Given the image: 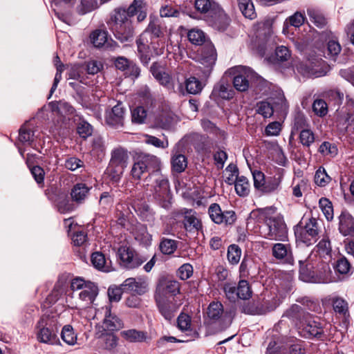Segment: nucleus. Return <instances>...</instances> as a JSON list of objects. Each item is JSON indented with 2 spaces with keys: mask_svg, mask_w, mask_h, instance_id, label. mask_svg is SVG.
<instances>
[{
  "mask_svg": "<svg viewBox=\"0 0 354 354\" xmlns=\"http://www.w3.org/2000/svg\"><path fill=\"white\" fill-rule=\"evenodd\" d=\"M134 179L139 180L145 172H149L147 179L154 178L153 198L163 208L168 209L171 205V193L169 181L161 173V161L159 158L148 153L139 154L131 169Z\"/></svg>",
  "mask_w": 354,
  "mask_h": 354,
  "instance_id": "1",
  "label": "nucleus"
},
{
  "mask_svg": "<svg viewBox=\"0 0 354 354\" xmlns=\"http://www.w3.org/2000/svg\"><path fill=\"white\" fill-rule=\"evenodd\" d=\"M276 211L277 208L272 206L259 209L265 225L261 233L269 240L284 241L287 238V227L281 216L274 215Z\"/></svg>",
  "mask_w": 354,
  "mask_h": 354,
  "instance_id": "2",
  "label": "nucleus"
},
{
  "mask_svg": "<svg viewBox=\"0 0 354 354\" xmlns=\"http://www.w3.org/2000/svg\"><path fill=\"white\" fill-rule=\"evenodd\" d=\"M164 36V28L160 20L154 16L149 17V22L143 32L136 39L138 51L142 55L149 53L150 49L157 50L160 46L159 41L154 39Z\"/></svg>",
  "mask_w": 354,
  "mask_h": 354,
  "instance_id": "3",
  "label": "nucleus"
},
{
  "mask_svg": "<svg viewBox=\"0 0 354 354\" xmlns=\"http://www.w3.org/2000/svg\"><path fill=\"white\" fill-rule=\"evenodd\" d=\"M196 9L210 18L215 26L224 30L229 24V18L221 8L212 0H195Z\"/></svg>",
  "mask_w": 354,
  "mask_h": 354,
  "instance_id": "4",
  "label": "nucleus"
},
{
  "mask_svg": "<svg viewBox=\"0 0 354 354\" xmlns=\"http://www.w3.org/2000/svg\"><path fill=\"white\" fill-rule=\"evenodd\" d=\"M37 339L43 343L54 344L59 339L56 333V320L49 316H43L37 323Z\"/></svg>",
  "mask_w": 354,
  "mask_h": 354,
  "instance_id": "5",
  "label": "nucleus"
},
{
  "mask_svg": "<svg viewBox=\"0 0 354 354\" xmlns=\"http://www.w3.org/2000/svg\"><path fill=\"white\" fill-rule=\"evenodd\" d=\"M321 226L315 218H310L299 232H296L297 239L307 245L317 242L321 233Z\"/></svg>",
  "mask_w": 354,
  "mask_h": 354,
  "instance_id": "6",
  "label": "nucleus"
},
{
  "mask_svg": "<svg viewBox=\"0 0 354 354\" xmlns=\"http://www.w3.org/2000/svg\"><path fill=\"white\" fill-rule=\"evenodd\" d=\"M217 59V53L214 45L207 43L201 47L199 71L203 77H207L211 74Z\"/></svg>",
  "mask_w": 354,
  "mask_h": 354,
  "instance_id": "7",
  "label": "nucleus"
},
{
  "mask_svg": "<svg viewBox=\"0 0 354 354\" xmlns=\"http://www.w3.org/2000/svg\"><path fill=\"white\" fill-rule=\"evenodd\" d=\"M298 330L301 336L306 338H321L324 335V330L320 322L315 321L310 315L299 321Z\"/></svg>",
  "mask_w": 354,
  "mask_h": 354,
  "instance_id": "8",
  "label": "nucleus"
},
{
  "mask_svg": "<svg viewBox=\"0 0 354 354\" xmlns=\"http://www.w3.org/2000/svg\"><path fill=\"white\" fill-rule=\"evenodd\" d=\"M208 213L211 219L217 224L225 223V225H232L236 221L234 212H223L221 207L217 203H212L209 207Z\"/></svg>",
  "mask_w": 354,
  "mask_h": 354,
  "instance_id": "9",
  "label": "nucleus"
},
{
  "mask_svg": "<svg viewBox=\"0 0 354 354\" xmlns=\"http://www.w3.org/2000/svg\"><path fill=\"white\" fill-rule=\"evenodd\" d=\"M156 302L160 314L167 319L171 320L178 306L174 302V298H168L163 295L155 296Z\"/></svg>",
  "mask_w": 354,
  "mask_h": 354,
  "instance_id": "10",
  "label": "nucleus"
},
{
  "mask_svg": "<svg viewBox=\"0 0 354 354\" xmlns=\"http://www.w3.org/2000/svg\"><path fill=\"white\" fill-rule=\"evenodd\" d=\"M125 109L121 102H118L106 113L105 120L107 124L115 128L123 127Z\"/></svg>",
  "mask_w": 354,
  "mask_h": 354,
  "instance_id": "11",
  "label": "nucleus"
},
{
  "mask_svg": "<svg viewBox=\"0 0 354 354\" xmlns=\"http://www.w3.org/2000/svg\"><path fill=\"white\" fill-rule=\"evenodd\" d=\"M272 256L277 260L292 265L294 259L290 244L274 243L272 248Z\"/></svg>",
  "mask_w": 354,
  "mask_h": 354,
  "instance_id": "12",
  "label": "nucleus"
},
{
  "mask_svg": "<svg viewBox=\"0 0 354 354\" xmlns=\"http://www.w3.org/2000/svg\"><path fill=\"white\" fill-rule=\"evenodd\" d=\"M122 287L124 291L131 292L136 295H142L148 291L147 283L141 279L128 278L123 282Z\"/></svg>",
  "mask_w": 354,
  "mask_h": 354,
  "instance_id": "13",
  "label": "nucleus"
},
{
  "mask_svg": "<svg viewBox=\"0 0 354 354\" xmlns=\"http://www.w3.org/2000/svg\"><path fill=\"white\" fill-rule=\"evenodd\" d=\"M109 29L113 32L116 39L121 42H125L131 39L133 36V29L130 23L120 24V25H114Z\"/></svg>",
  "mask_w": 354,
  "mask_h": 354,
  "instance_id": "14",
  "label": "nucleus"
},
{
  "mask_svg": "<svg viewBox=\"0 0 354 354\" xmlns=\"http://www.w3.org/2000/svg\"><path fill=\"white\" fill-rule=\"evenodd\" d=\"M252 75V71L247 68H241V71L233 79L234 88L241 92L245 91L249 88L248 78Z\"/></svg>",
  "mask_w": 354,
  "mask_h": 354,
  "instance_id": "15",
  "label": "nucleus"
},
{
  "mask_svg": "<svg viewBox=\"0 0 354 354\" xmlns=\"http://www.w3.org/2000/svg\"><path fill=\"white\" fill-rule=\"evenodd\" d=\"M339 230L344 236H354V218L347 212H342L339 217Z\"/></svg>",
  "mask_w": 354,
  "mask_h": 354,
  "instance_id": "16",
  "label": "nucleus"
},
{
  "mask_svg": "<svg viewBox=\"0 0 354 354\" xmlns=\"http://www.w3.org/2000/svg\"><path fill=\"white\" fill-rule=\"evenodd\" d=\"M120 336L126 341L131 343L147 342L150 339L146 332L136 329L122 330L120 332Z\"/></svg>",
  "mask_w": 354,
  "mask_h": 354,
  "instance_id": "17",
  "label": "nucleus"
},
{
  "mask_svg": "<svg viewBox=\"0 0 354 354\" xmlns=\"http://www.w3.org/2000/svg\"><path fill=\"white\" fill-rule=\"evenodd\" d=\"M129 158L127 150L122 147H117L111 152L110 162H111V166L126 167Z\"/></svg>",
  "mask_w": 354,
  "mask_h": 354,
  "instance_id": "18",
  "label": "nucleus"
},
{
  "mask_svg": "<svg viewBox=\"0 0 354 354\" xmlns=\"http://www.w3.org/2000/svg\"><path fill=\"white\" fill-rule=\"evenodd\" d=\"M133 251V248L127 246H121L118 249V254L120 259V263L127 269H133L139 266L138 261H128L129 255H132Z\"/></svg>",
  "mask_w": 354,
  "mask_h": 354,
  "instance_id": "19",
  "label": "nucleus"
},
{
  "mask_svg": "<svg viewBox=\"0 0 354 354\" xmlns=\"http://www.w3.org/2000/svg\"><path fill=\"white\" fill-rule=\"evenodd\" d=\"M122 326V321L115 315H112L110 309L106 308V316L102 325L103 330L111 332L119 330Z\"/></svg>",
  "mask_w": 354,
  "mask_h": 354,
  "instance_id": "20",
  "label": "nucleus"
},
{
  "mask_svg": "<svg viewBox=\"0 0 354 354\" xmlns=\"http://www.w3.org/2000/svg\"><path fill=\"white\" fill-rule=\"evenodd\" d=\"M98 295V288L93 282L87 281V286L79 294L80 299L86 304H91Z\"/></svg>",
  "mask_w": 354,
  "mask_h": 354,
  "instance_id": "21",
  "label": "nucleus"
},
{
  "mask_svg": "<svg viewBox=\"0 0 354 354\" xmlns=\"http://www.w3.org/2000/svg\"><path fill=\"white\" fill-rule=\"evenodd\" d=\"M300 264L299 277L306 282L321 283L323 280L315 274V272L312 270V266L308 264H304L302 261H299Z\"/></svg>",
  "mask_w": 354,
  "mask_h": 354,
  "instance_id": "22",
  "label": "nucleus"
},
{
  "mask_svg": "<svg viewBox=\"0 0 354 354\" xmlns=\"http://www.w3.org/2000/svg\"><path fill=\"white\" fill-rule=\"evenodd\" d=\"M96 335L100 339L101 346L104 349L111 351L118 346V338L112 333H104L98 331Z\"/></svg>",
  "mask_w": 354,
  "mask_h": 354,
  "instance_id": "23",
  "label": "nucleus"
},
{
  "mask_svg": "<svg viewBox=\"0 0 354 354\" xmlns=\"http://www.w3.org/2000/svg\"><path fill=\"white\" fill-rule=\"evenodd\" d=\"M91 261L93 266L97 270L103 272L111 270V261L106 259L105 255L100 252H95L91 254Z\"/></svg>",
  "mask_w": 354,
  "mask_h": 354,
  "instance_id": "24",
  "label": "nucleus"
},
{
  "mask_svg": "<svg viewBox=\"0 0 354 354\" xmlns=\"http://www.w3.org/2000/svg\"><path fill=\"white\" fill-rule=\"evenodd\" d=\"M129 13L125 9H115L114 13L111 15L110 19L107 21L109 28L114 25H120V24L130 23L129 18L131 17Z\"/></svg>",
  "mask_w": 354,
  "mask_h": 354,
  "instance_id": "25",
  "label": "nucleus"
},
{
  "mask_svg": "<svg viewBox=\"0 0 354 354\" xmlns=\"http://www.w3.org/2000/svg\"><path fill=\"white\" fill-rule=\"evenodd\" d=\"M49 106L52 111L62 115H71L75 112L74 108L68 102L62 100L51 102Z\"/></svg>",
  "mask_w": 354,
  "mask_h": 354,
  "instance_id": "26",
  "label": "nucleus"
},
{
  "mask_svg": "<svg viewBox=\"0 0 354 354\" xmlns=\"http://www.w3.org/2000/svg\"><path fill=\"white\" fill-rule=\"evenodd\" d=\"M332 306L335 313L342 317L346 319L349 315L348 304L342 297H335L332 299Z\"/></svg>",
  "mask_w": 354,
  "mask_h": 354,
  "instance_id": "27",
  "label": "nucleus"
},
{
  "mask_svg": "<svg viewBox=\"0 0 354 354\" xmlns=\"http://www.w3.org/2000/svg\"><path fill=\"white\" fill-rule=\"evenodd\" d=\"M223 313V306L219 301H213L209 304L207 309V317L209 322L218 320Z\"/></svg>",
  "mask_w": 354,
  "mask_h": 354,
  "instance_id": "28",
  "label": "nucleus"
},
{
  "mask_svg": "<svg viewBox=\"0 0 354 354\" xmlns=\"http://www.w3.org/2000/svg\"><path fill=\"white\" fill-rule=\"evenodd\" d=\"M89 188L84 183H77L71 189V195L73 201L81 203L86 198Z\"/></svg>",
  "mask_w": 354,
  "mask_h": 354,
  "instance_id": "29",
  "label": "nucleus"
},
{
  "mask_svg": "<svg viewBox=\"0 0 354 354\" xmlns=\"http://www.w3.org/2000/svg\"><path fill=\"white\" fill-rule=\"evenodd\" d=\"M192 210L187 212L184 216L183 225L188 232H196L201 229L202 225L198 218L191 214Z\"/></svg>",
  "mask_w": 354,
  "mask_h": 354,
  "instance_id": "30",
  "label": "nucleus"
},
{
  "mask_svg": "<svg viewBox=\"0 0 354 354\" xmlns=\"http://www.w3.org/2000/svg\"><path fill=\"white\" fill-rule=\"evenodd\" d=\"M238 6L245 18L254 19L257 17V13L252 0H237Z\"/></svg>",
  "mask_w": 354,
  "mask_h": 354,
  "instance_id": "31",
  "label": "nucleus"
},
{
  "mask_svg": "<svg viewBox=\"0 0 354 354\" xmlns=\"http://www.w3.org/2000/svg\"><path fill=\"white\" fill-rule=\"evenodd\" d=\"M282 180V175L269 177L264 183L261 192L264 194H270L277 191L280 187Z\"/></svg>",
  "mask_w": 354,
  "mask_h": 354,
  "instance_id": "32",
  "label": "nucleus"
},
{
  "mask_svg": "<svg viewBox=\"0 0 354 354\" xmlns=\"http://www.w3.org/2000/svg\"><path fill=\"white\" fill-rule=\"evenodd\" d=\"M150 71L153 76L162 85L167 86L170 82L169 75L163 71L162 67L157 63H153L151 68Z\"/></svg>",
  "mask_w": 354,
  "mask_h": 354,
  "instance_id": "33",
  "label": "nucleus"
},
{
  "mask_svg": "<svg viewBox=\"0 0 354 354\" xmlns=\"http://www.w3.org/2000/svg\"><path fill=\"white\" fill-rule=\"evenodd\" d=\"M235 190L240 196H245L250 192V183L243 176H236L235 180Z\"/></svg>",
  "mask_w": 354,
  "mask_h": 354,
  "instance_id": "34",
  "label": "nucleus"
},
{
  "mask_svg": "<svg viewBox=\"0 0 354 354\" xmlns=\"http://www.w3.org/2000/svg\"><path fill=\"white\" fill-rule=\"evenodd\" d=\"M62 340L67 344L73 346L77 342V334L71 325H65L61 332Z\"/></svg>",
  "mask_w": 354,
  "mask_h": 354,
  "instance_id": "35",
  "label": "nucleus"
},
{
  "mask_svg": "<svg viewBox=\"0 0 354 354\" xmlns=\"http://www.w3.org/2000/svg\"><path fill=\"white\" fill-rule=\"evenodd\" d=\"M342 47L337 41L330 40L324 51V56L328 59L335 60L336 57L340 53Z\"/></svg>",
  "mask_w": 354,
  "mask_h": 354,
  "instance_id": "36",
  "label": "nucleus"
},
{
  "mask_svg": "<svg viewBox=\"0 0 354 354\" xmlns=\"http://www.w3.org/2000/svg\"><path fill=\"white\" fill-rule=\"evenodd\" d=\"M307 12L311 23L318 28H322L326 25L327 20L319 11L310 8L308 9Z\"/></svg>",
  "mask_w": 354,
  "mask_h": 354,
  "instance_id": "37",
  "label": "nucleus"
},
{
  "mask_svg": "<svg viewBox=\"0 0 354 354\" xmlns=\"http://www.w3.org/2000/svg\"><path fill=\"white\" fill-rule=\"evenodd\" d=\"M214 92L223 99L230 100L233 97L234 91L230 86L223 82H220L214 88Z\"/></svg>",
  "mask_w": 354,
  "mask_h": 354,
  "instance_id": "38",
  "label": "nucleus"
},
{
  "mask_svg": "<svg viewBox=\"0 0 354 354\" xmlns=\"http://www.w3.org/2000/svg\"><path fill=\"white\" fill-rule=\"evenodd\" d=\"M172 169L178 173L183 172L187 166V158L183 154H176L171 158Z\"/></svg>",
  "mask_w": 354,
  "mask_h": 354,
  "instance_id": "39",
  "label": "nucleus"
},
{
  "mask_svg": "<svg viewBox=\"0 0 354 354\" xmlns=\"http://www.w3.org/2000/svg\"><path fill=\"white\" fill-rule=\"evenodd\" d=\"M185 84L186 91L189 94L196 95L203 89L201 82L195 77H189L185 80Z\"/></svg>",
  "mask_w": 354,
  "mask_h": 354,
  "instance_id": "40",
  "label": "nucleus"
},
{
  "mask_svg": "<svg viewBox=\"0 0 354 354\" xmlns=\"http://www.w3.org/2000/svg\"><path fill=\"white\" fill-rule=\"evenodd\" d=\"M108 32L103 30H96L91 35V39L95 47H102L107 41Z\"/></svg>",
  "mask_w": 354,
  "mask_h": 354,
  "instance_id": "41",
  "label": "nucleus"
},
{
  "mask_svg": "<svg viewBox=\"0 0 354 354\" xmlns=\"http://www.w3.org/2000/svg\"><path fill=\"white\" fill-rule=\"evenodd\" d=\"M177 242L175 240L166 238L162 239L159 245V248L164 254H173L177 249Z\"/></svg>",
  "mask_w": 354,
  "mask_h": 354,
  "instance_id": "42",
  "label": "nucleus"
},
{
  "mask_svg": "<svg viewBox=\"0 0 354 354\" xmlns=\"http://www.w3.org/2000/svg\"><path fill=\"white\" fill-rule=\"evenodd\" d=\"M297 70L299 73H301L303 75L307 77H320L324 75L322 71H318L313 66L308 65L306 64H300L297 66Z\"/></svg>",
  "mask_w": 354,
  "mask_h": 354,
  "instance_id": "43",
  "label": "nucleus"
},
{
  "mask_svg": "<svg viewBox=\"0 0 354 354\" xmlns=\"http://www.w3.org/2000/svg\"><path fill=\"white\" fill-rule=\"evenodd\" d=\"M306 17L301 12H296L290 16L284 22V26H288V24L295 28L301 26L305 21Z\"/></svg>",
  "mask_w": 354,
  "mask_h": 354,
  "instance_id": "44",
  "label": "nucleus"
},
{
  "mask_svg": "<svg viewBox=\"0 0 354 354\" xmlns=\"http://www.w3.org/2000/svg\"><path fill=\"white\" fill-rule=\"evenodd\" d=\"M236 288L238 298L248 299L251 297L252 291L249 283L246 280H241Z\"/></svg>",
  "mask_w": 354,
  "mask_h": 354,
  "instance_id": "45",
  "label": "nucleus"
},
{
  "mask_svg": "<svg viewBox=\"0 0 354 354\" xmlns=\"http://www.w3.org/2000/svg\"><path fill=\"white\" fill-rule=\"evenodd\" d=\"M257 112L263 118H270L274 113L271 104L267 101L259 102L257 104Z\"/></svg>",
  "mask_w": 354,
  "mask_h": 354,
  "instance_id": "46",
  "label": "nucleus"
},
{
  "mask_svg": "<svg viewBox=\"0 0 354 354\" xmlns=\"http://www.w3.org/2000/svg\"><path fill=\"white\" fill-rule=\"evenodd\" d=\"M319 207L328 221L333 218V208L331 202L326 198H322L319 201Z\"/></svg>",
  "mask_w": 354,
  "mask_h": 354,
  "instance_id": "47",
  "label": "nucleus"
},
{
  "mask_svg": "<svg viewBox=\"0 0 354 354\" xmlns=\"http://www.w3.org/2000/svg\"><path fill=\"white\" fill-rule=\"evenodd\" d=\"M241 255V250L238 245L232 244L228 247L227 259L230 263L237 264L240 261Z\"/></svg>",
  "mask_w": 354,
  "mask_h": 354,
  "instance_id": "48",
  "label": "nucleus"
},
{
  "mask_svg": "<svg viewBox=\"0 0 354 354\" xmlns=\"http://www.w3.org/2000/svg\"><path fill=\"white\" fill-rule=\"evenodd\" d=\"M313 111L319 117H324L328 113V105L322 99H317L313 104Z\"/></svg>",
  "mask_w": 354,
  "mask_h": 354,
  "instance_id": "49",
  "label": "nucleus"
},
{
  "mask_svg": "<svg viewBox=\"0 0 354 354\" xmlns=\"http://www.w3.org/2000/svg\"><path fill=\"white\" fill-rule=\"evenodd\" d=\"M330 177L326 174L324 169L321 167L317 170L315 174V183L319 187H325L330 181Z\"/></svg>",
  "mask_w": 354,
  "mask_h": 354,
  "instance_id": "50",
  "label": "nucleus"
},
{
  "mask_svg": "<svg viewBox=\"0 0 354 354\" xmlns=\"http://www.w3.org/2000/svg\"><path fill=\"white\" fill-rule=\"evenodd\" d=\"M147 118V111L142 106H138L131 111L132 122L142 124Z\"/></svg>",
  "mask_w": 354,
  "mask_h": 354,
  "instance_id": "51",
  "label": "nucleus"
},
{
  "mask_svg": "<svg viewBox=\"0 0 354 354\" xmlns=\"http://www.w3.org/2000/svg\"><path fill=\"white\" fill-rule=\"evenodd\" d=\"M189 40L194 44L201 45L205 41L204 32L198 29H193L189 31L187 35Z\"/></svg>",
  "mask_w": 354,
  "mask_h": 354,
  "instance_id": "52",
  "label": "nucleus"
},
{
  "mask_svg": "<svg viewBox=\"0 0 354 354\" xmlns=\"http://www.w3.org/2000/svg\"><path fill=\"white\" fill-rule=\"evenodd\" d=\"M266 354H286V348L275 339H272L268 345Z\"/></svg>",
  "mask_w": 354,
  "mask_h": 354,
  "instance_id": "53",
  "label": "nucleus"
},
{
  "mask_svg": "<svg viewBox=\"0 0 354 354\" xmlns=\"http://www.w3.org/2000/svg\"><path fill=\"white\" fill-rule=\"evenodd\" d=\"M26 162L30 169L31 174H32V176L34 177L35 181L39 185L43 184L44 180V176H45V172H44L43 168H41L39 166L30 167L28 158H27Z\"/></svg>",
  "mask_w": 354,
  "mask_h": 354,
  "instance_id": "54",
  "label": "nucleus"
},
{
  "mask_svg": "<svg viewBox=\"0 0 354 354\" xmlns=\"http://www.w3.org/2000/svg\"><path fill=\"white\" fill-rule=\"evenodd\" d=\"M124 168L125 167L121 166H111V162H109V166L106 169V173L112 180L117 182L120 180Z\"/></svg>",
  "mask_w": 354,
  "mask_h": 354,
  "instance_id": "55",
  "label": "nucleus"
},
{
  "mask_svg": "<svg viewBox=\"0 0 354 354\" xmlns=\"http://www.w3.org/2000/svg\"><path fill=\"white\" fill-rule=\"evenodd\" d=\"M319 151L324 156L334 157L337 153V148L335 145L328 142H324L320 145Z\"/></svg>",
  "mask_w": 354,
  "mask_h": 354,
  "instance_id": "56",
  "label": "nucleus"
},
{
  "mask_svg": "<svg viewBox=\"0 0 354 354\" xmlns=\"http://www.w3.org/2000/svg\"><path fill=\"white\" fill-rule=\"evenodd\" d=\"M145 142L149 145H151L157 148L166 149L169 146L167 139L162 140L156 136L146 135Z\"/></svg>",
  "mask_w": 354,
  "mask_h": 354,
  "instance_id": "57",
  "label": "nucleus"
},
{
  "mask_svg": "<svg viewBox=\"0 0 354 354\" xmlns=\"http://www.w3.org/2000/svg\"><path fill=\"white\" fill-rule=\"evenodd\" d=\"M96 8V3L93 0H82L80 5L77 7V12L80 15H85Z\"/></svg>",
  "mask_w": 354,
  "mask_h": 354,
  "instance_id": "58",
  "label": "nucleus"
},
{
  "mask_svg": "<svg viewBox=\"0 0 354 354\" xmlns=\"http://www.w3.org/2000/svg\"><path fill=\"white\" fill-rule=\"evenodd\" d=\"M299 139L301 143L304 146L309 147L313 142H314L315 137L313 133L308 129H302L300 131Z\"/></svg>",
  "mask_w": 354,
  "mask_h": 354,
  "instance_id": "59",
  "label": "nucleus"
},
{
  "mask_svg": "<svg viewBox=\"0 0 354 354\" xmlns=\"http://www.w3.org/2000/svg\"><path fill=\"white\" fill-rule=\"evenodd\" d=\"M308 127V123L304 114L298 113L294 119L293 129L297 131H301Z\"/></svg>",
  "mask_w": 354,
  "mask_h": 354,
  "instance_id": "60",
  "label": "nucleus"
},
{
  "mask_svg": "<svg viewBox=\"0 0 354 354\" xmlns=\"http://www.w3.org/2000/svg\"><path fill=\"white\" fill-rule=\"evenodd\" d=\"M252 176L254 180V187L261 191L262 190V188L264 185V183L266 182L265 175L263 172L254 170L252 172Z\"/></svg>",
  "mask_w": 354,
  "mask_h": 354,
  "instance_id": "61",
  "label": "nucleus"
},
{
  "mask_svg": "<svg viewBox=\"0 0 354 354\" xmlns=\"http://www.w3.org/2000/svg\"><path fill=\"white\" fill-rule=\"evenodd\" d=\"M350 268V263L345 257L339 258L335 266L336 271L342 274L348 273Z\"/></svg>",
  "mask_w": 354,
  "mask_h": 354,
  "instance_id": "62",
  "label": "nucleus"
},
{
  "mask_svg": "<svg viewBox=\"0 0 354 354\" xmlns=\"http://www.w3.org/2000/svg\"><path fill=\"white\" fill-rule=\"evenodd\" d=\"M227 298L231 301H235L238 298L237 288L232 283H227L223 286Z\"/></svg>",
  "mask_w": 354,
  "mask_h": 354,
  "instance_id": "63",
  "label": "nucleus"
},
{
  "mask_svg": "<svg viewBox=\"0 0 354 354\" xmlns=\"http://www.w3.org/2000/svg\"><path fill=\"white\" fill-rule=\"evenodd\" d=\"M92 132L93 129L90 124L85 121L79 123L77 126V133L81 137L86 138L92 134Z\"/></svg>",
  "mask_w": 354,
  "mask_h": 354,
  "instance_id": "64",
  "label": "nucleus"
}]
</instances>
